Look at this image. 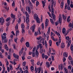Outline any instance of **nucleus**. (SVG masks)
<instances>
[{"mask_svg": "<svg viewBox=\"0 0 73 73\" xmlns=\"http://www.w3.org/2000/svg\"><path fill=\"white\" fill-rule=\"evenodd\" d=\"M34 18L35 19H36L37 23H39V24L40 23V21L38 20V16L36 13L35 14Z\"/></svg>", "mask_w": 73, "mask_h": 73, "instance_id": "1", "label": "nucleus"}, {"mask_svg": "<svg viewBox=\"0 0 73 73\" xmlns=\"http://www.w3.org/2000/svg\"><path fill=\"white\" fill-rule=\"evenodd\" d=\"M58 68L59 69H60V70H61V71H62V70H63V68H64V65H63V64H61L60 65L59 64Z\"/></svg>", "mask_w": 73, "mask_h": 73, "instance_id": "2", "label": "nucleus"}, {"mask_svg": "<svg viewBox=\"0 0 73 73\" xmlns=\"http://www.w3.org/2000/svg\"><path fill=\"white\" fill-rule=\"evenodd\" d=\"M40 48V49H41L42 48V44L41 43H39L38 45H37L36 46V49L37 50H38L39 48Z\"/></svg>", "mask_w": 73, "mask_h": 73, "instance_id": "3", "label": "nucleus"}, {"mask_svg": "<svg viewBox=\"0 0 73 73\" xmlns=\"http://www.w3.org/2000/svg\"><path fill=\"white\" fill-rule=\"evenodd\" d=\"M49 57L48 55H45V54L44 53H43L42 54V58L44 59V58H45V59H47Z\"/></svg>", "mask_w": 73, "mask_h": 73, "instance_id": "4", "label": "nucleus"}, {"mask_svg": "<svg viewBox=\"0 0 73 73\" xmlns=\"http://www.w3.org/2000/svg\"><path fill=\"white\" fill-rule=\"evenodd\" d=\"M2 40L1 42L2 43H3V41L4 40H5V39H7V36H4L3 35H2Z\"/></svg>", "mask_w": 73, "mask_h": 73, "instance_id": "5", "label": "nucleus"}, {"mask_svg": "<svg viewBox=\"0 0 73 73\" xmlns=\"http://www.w3.org/2000/svg\"><path fill=\"white\" fill-rule=\"evenodd\" d=\"M35 52V57L36 58H37V57H38V56L39 52H38V51L37 50H36Z\"/></svg>", "mask_w": 73, "mask_h": 73, "instance_id": "6", "label": "nucleus"}, {"mask_svg": "<svg viewBox=\"0 0 73 73\" xmlns=\"http://www.w3.org/2000/svg\"><path fill=\"white\" fill-rule=\"evenodd\" d=\"M36 27L35 25H33L32 27V32L33 33L35 32V27Z\"/></svg>", "mask_w": 73, "mask_h": 73, "instance_id": "7", "label": "nucleus"}, {"mask_svg": "<svg viewBox=\"0 0 73 73\" xmlns=\"http://www.w3.org/2000/svg\"><path fill=\"white\" fill-rule=\"evenodd\" d=\"M63 56H64V57H68V53L66 52H64L63 53Z\"/></svg>", "mask_w": 73, "mask_h": 73, "instance_id": "8", "label": "nucleus"}, {"mask_svg": "<svg viewBox=\"0 0 73 73\" xmlns=\"http://www.w3.org/2000/svg\"><path fill=\"white\" fill-rule=\"evenodd\" d=\"M60 46L61 48H62V49L65 48V45L64 43L62 42L61 43V44L60 45Z\"/></svg>", "mask_w": 73, "mask_h": 73, "instance_id": "9", "label": "nucleus"}, {"mask_svg": "<svg viewBox=\"0 0 73 73\" xmlns=\"http://www.w3.org/2000/svg\"><path fill=\"white\" fill-rule=\"evenodd\" d=\"M25 14L26 16L27 17V18L29 19V15L28 14V12L27 11H26L25 12Z\"/></svg>", "mask_w": 73, "mask_h": 73, "instance_id": "10", "label": "nucleus"}, {"mask_svg": "<svg viewBox=\"0 0 73 73\" xmlns=\"http://www.w3.org/2000/svg\"><path fill=\"white\" fill-rule=\"evenodd\" d=\"M64 1H62L60 4V7L62 9H63V7H64Z\"/></svg>", "mask_w": 73, "mask_h": 73, "instance_id": "11", "label": "nucleus"}, {"mask_svg": "<svg viewBox=\"0 0 73 73\" xmlns=\"http://www.w3.org/2000/svg\"><path fill=\"white\" fill-rule=\"evenodd\" d=\"M19 30H17L16 31L15 36L16 37H17V36H19Z\"/></svg>", "mask_w": 73, "mask_h": 73, "instance_id": "12", "label": "nucleus"}, {"mask_svg": "<svg viewBox=\"0 0 73 73\" xmlns=\"http://www.w3.org/2000/svg\"><path fill=\"white\" fill-rule=\"evenodd\" d=\"M25 45L27 48H29V43L28 42H26L25 43Z\"/></svg>", "mask_w": 73, "mask_h": 73, "instance_id": "13", "label": "nucleus"}, {"mask_svg": "<svg viewBox=\"0 0 73 73\" xmlns=\"http://www.w3.org/2000/svg\"><path fill=\"white\" fill-rule=\"evenodd\" d=\"M50 21L51 23L52 24H53V25H54V22H53V19H52L51 18L50 19Z\"/></svg>", "mask_w": 73, "mask_h": 73, "instance_id": "14", "label": "nucleus"}, {"mask_svg": "<svg viewBox=\"0 0 73 73\" xmlns=\"http://www.w3.org/2000/svg\"><path fill=\"white\" fill-rule=\"evenodd\" d=\"M65 31H66V29H65V28H63L62 29V33L65 34V33H66Z\"/></svg>", "mask_w": 73, "mask_h": 73, "instance_id": "15", "label": "nucleus"}, {"mask_svg": "<svg viewBox=\"0 0 73 73\" xmlns=\"http://www.w3.org/2000/svg\"><path fill=\"white\" fill-rule=\"evenodd\" d=\"M68 27H71L72 28H73V22L72 23H70L69 24Z\"/></svg>", "mask_w": 73, "mask_h": 73, "instance_id": "16", "label": "nucleus"}, {"mask_svg": "<svg viewBox=\"0 0 73 73\" xmlns=\"http://www.w3.org/2000/svg\"><path fill=\"white\" fill-rule=\"evenodd\" d=\"M41 3L43 4V8H44V7L45 6V2L43 1H42Z\"/></svg>", "mask_w": 73, "mask_h": 73, "instance_id": "17", "label": "nucleus"}, {"mask_svg": "<svg viewBox=\"0 0 73 73\" xmlns=\"http://www.w3.org/2000/svg\"><path fill=\"white\" fill-rule=\"evenodd\" d=\"M62 17L63 18V19H64L65 21H66V15H64V14H62Z\"/></svg>", "mask_w": 73, "mask_h": 73, "instance_id": "18", "label": "nucleus"}, {"mask_svg": "<svg viewBox=\"0 0 73 73\" xmlns=\"http://www.w3.org/2000/svg\"><path fill=\"white\" fill-rule=\"evenodd\" d=\"M5 49H6L7 51H8V50H9V48H8V46H7V44H5Z\"/></svg>", "mask_w": 73, "mask_h": 73, "instance_id": "19", "label": "nucleus"}, {"mask_svg": "<svg viewBox=\"0 0 73 73\" xmlns=\"http://www.w3.org/2000/svg\"><path fill=\"white\" fill-rule=\"evenodd\" d=\"M29 5L32 8L33 7V3H32V2L30 1V0H29Z\"/></svg>", "mask_w": 73, "mask_h": 73, "instance_id": "20", "label": "nucleus"}, {"mask_svg": "<svg viewBox=\"0 0 73 73\" xmlns=\"http://www.w3.org/2000/svg\"><path fill=\"white\" fill-rule=\"evenodd\" d=\"M52 16L53 20H54V21H55V20H56V15H52Z\"/></svg>", "mask_w": 73, "mask_h": 73, "instance_id": "21", "label": "nucleus"}, {"mask_svg": "<svg viewBox=\"0 0 73 73\" xmlns=\"http://www.w3.org/2000/svg\"><path fill=\"white\" fill-rule=\"evenodd\" d=\"M27 64V62H24L22 63V66H25V65H26V64Z\"/></svg>", "mask_w": 73, "mask_h": 73, "instance_id": "22", "label": "nucleus"}, {"mask_svg": "<svg viewBox=\"0 0 73 73\" xmlns=\"http://www.w3.org/2000/svg\"><path fill=\"white\" fill-rule=\"evenodd\" d=\"M31 72H33L34 70V67H33V66H31Z\"/></svg>", "mask_w": 73, "mask_h": 73, "instance_id": "23", "label": "nucleus"}, {"mask_svg": "<svg viewBox=\"0 0 73 73\" xmlns=\"http://www.w3.org/2000/svg\"><path fill=\"white\" fill-rule=\"evenodd\" d=\"M59 23H60V25H61V23H62V21L61 20V18H60L59 19Z\"/></svg>", "mask_w": 73, "mask_h": 73, "instance_id": "24", "label": "nucleus"}, {"mask_svg": "<svg viewBox=\"0 0 73 73\" xmlns=\"http://www.w3.org/2000/svg\"><path fill=\"white\" fill-rule=\"evenodd\" d=\"M11 17L13 19H14V18H15V15L13 14V13H11Z\"/></svg>", "mask_w": 73, "mask_h": 73, "instance_id": "25", "label": "nucleus"}, {"mask_svg": "<svg viewBox=\"0 0 73 73\" xmlns=\"http://www.w3.org/2000/svg\"><path fill=\"white\" fill-rule=\"evenodd\" d=\"M10 66V69L11 70H13V67H12V64H10L9 65Z\"/></svg>", "mask_w": 73, "mask_h": 73, "instance_id": "26", "label": "nucleus"}, {"mask_svg": "<svg viewBox=\"0 0 73 73\" xmlns=\"http://www.w3.org/2000/svg\"><path fill=\"white\" fill-rule=\"evenodd\" d=\"M3 40V43H7L8 42V39H6Z\"/></svg>", "mask_w": 73, "mask_h": 73, "instance_id": "27", "label": "nucleus"}, {"mask_svg": "<svg viewBox=\"0 0 73 73\" xmlns=\"http://www.w3.org/2000/svg\"><path fill=\"white\" fill-rule=\"evenodd\" d=\"M55 35L53 33V32H51V37H52V36H55Z\"/></svg>", "mask_w": 73, "mask_h": 73, "instance_id": "28", "label": "nucleus"}, {"mask_svg": "<svg viewBox=\"0 0 73 73\" xmlns=\"http://www.w3.org/2000/svg\"><path fill=\"white\" fill-rule=\"evenodd\" d=\"M34 34L35 36H37V35H38V31H37L36 32H35Z\"/></svg>", "mask_w": 73, "mask_h": 73, "instance_id": "29", "label": "nucleus"}, {"mask_svg": "<svg viewBox=\"0 0 73 73\" xmlns=\"http://www.w3.org/2000/svg\"><path fill=\"white\" fill-rule=\"evenodd\" d=\"M21 28H22V29H23V28H24V23H23L21 24Z\"/></svg>", "mask_w": 73, "mask_h": 73, "instance_id": "30", "label": "nucleus"}, {"mask_svg": "<svg viewBox=\"0 0 73 73\" xmlns=\"http://www.w3.org/2000/svg\"><path fill=\"white\" fill-rule=\"evenodd\" d=\"M55 34H56L57 35H58V36H60V33H58L57 31H56L55 33Z\"/></svg>", "mask_w": 73, "mask_h": 73, "instance_id": "31", "label": "nucleus"}, {"mask_svg": "<svg viewBox=\"0 0 73 73\" xmlns=\"http://www.w3.org/2000/svg\"><path fill=\"white\" fill-rule=\"evenodd\" d=\"M59 21H57L56 22H55V26H57L59 24Z\"/></svg>", "mask_w": 73, "mask_h": 73, "instance_id": "32", "label": "nucleus"}, {"mask_svg": "<svg viewBox=\"0 0 73 73\" xmlns=\"http://www.w3.org/2000/svg\"><path fill=\"white\" fill-rule=\"evenodd\" d=\"M68 10L70 11L71 10V9H70V5H68V7L67 8Z\"/></svg>", "mask_w": 73, "mask_h": 73, "instance_id": "33", "label": "nucleus"}, {"mask_svg": "<svg viewBox=\"0 0 73 73\" xmlns=\"http://www.w3.org/2000/svg\"><path fill=\"white\" fill-rule=\"evenodd\" d=\"M39 2L38 1H37L36 4V7H37V6H38V5H39Z\"/></svg>", "mask_w": 73, "mask_h": 73, "instance_id": "34", "label": "nucleus"}, {"mask_svg": "<svg viewBox=\"0 0 73 73\" xmlns=\"http://www.w3.org/2000/svg\"><path fill=\"white\" fill-rule=\"evenodd\" d=\"M29 19L27 18H26V21L27 23H28L29 22Z\"/></svg>", "mask_w": 73, "mask_h": 73, "instance_id": "35", "label": "nucleus"}, {"mask_svg": "<svg viewBox=\"0 0 73 73\" xmlns=\"http://www.w3.org/2000/svg\"><path fill=\"white\" fill-rule=\"evenodd\" d=\"M36 46H35L33 49V52H35V50H36Z\"/></svg>", "mask_w": 73, "mask_h": 73, "instance_id": "36", "label": "nucleus"}, {"mask_svg": "<svg viewBox=\"0 0 73 73\" xmlns=\"http://www.w3.org/2000/svg\"><path fill=\"white\" fill-rule=\"evenodd\" d=\"M68 69L71 70V69H72V66H71L70 65H69L68 67Z\"/></svg>", "mask_w": 73, "mask_h": 73, "instance_id": "37", "label": "nucleus"}, {"mask_svg": "<svg viewBox=\"0 0 73 73\" xmlns=\"http://www.w3.org/2000/svg\"><path fill=\"white\" fill-rule=\"evenodd\" d=\"M52 40H50L49 41V43L50 46H52Z\"/></svg>", "mask_w": 73, "mask_h": 73, "instance_id": "38", "label": "nucleus"}, {"mask_svg": "<svg viewBox=\"0 0 73 73\" xmlns=\"http://www.w3.org/2000/svg\"><path fill=\"white\" fill-rule=\"evenodd\" d=\"M26 10L27 11H28V10L30 9V8L29 7L27 6L26 7Z\"/></svg>", "mask_w": 73, "mask_h": 73, "instance_id": "39", "label": "nucleus"}, {"mask_svg": "<svg viewBox=\"0 0 73 73\" xmlns=\"http://www.w3.org/2000/svg\"><path fill=\"white\" fill-rule=\"evenodd\" d=\"M68 58L69 60H72V57H71L70 56H68Z\"/></svg>", "mask_w": 73, "mask_h": 73, "instance_id": "40", "label": "nucleus"}, {"mask_svg": "<svg viewBox=\"0 0 73 73\" xmlns=\"http://www.w3.org/2000/svg\"><path fill=\"white\" fill-rule=\"evenodd\" d=\"M27 11L28 12L29 14H31V9H29L28 10H27Z\"/></svg>", "mask_w": 73, "mask_h": 73, "instance_id": "41", "label": "nucleus"}, {"mask_svg": "<svg viewBox=\"0 0 73 73\" xmlns=\"http://www.w3.org/2000/svg\"><path fill=\"white\" fill-rule=\"evenodd\" d=\"M70 44H71V42H68V46L67 47L68 48L69 47L70 45Z\"/></svg>", "mask_w": 73, "mask_h": 73, "instance_id": "42", "label": "nucleus"}, {"mask_svg": "<svg viewBox=\"0 0 73 73\" xmlns=\"http://www.w3.org/2000/svg\"><path fill=\"white\" fill-rule=\"evenodd\" d=\"M67 4L68 5H70V0H67Z\"/></svg>", "mask_w": 73, "mask_h": 73, "instance_id": "43", "label": "nucleus"}, {"mask_svg": "<svg viewBox=\"0 0 73 73\" xmlns=\"http://www.w3.org/2000/svg\"><path fill=\"white\" fill-rule=\"evenodd\" d=\"M25 33V30L23 29H22V34Z\"/></svg>", "mask_w": 73, "mask_h": 73, "instance_id": "44", "label": "nucleus"}, {"mask_svg": "<svg viewBox=\"0 0 73 73\" xmlns=\"http://www.w3.org/2000/svg\"><path fill=\"white\" fill-rule=\"evenodd\" d=\"M50 2L52 3L51 4L53 5L54 3V0H51V1H50Z\"/></svg>", "mask_w": 73, "mask_h": 73, "instance_id": "45", "label": "nucleus"}, {"mask_svg": "<svg viewBox=\"0 0 73 73\" xmlns=\"http://www.w3.org/2000/svg\"><path fill=\"white\" fill-rule=\"evenodd\" d=\"M32 55L33 57H35V52H33Z\"/></svg>", "mask_w": 73, "mask_h": 73, "instance_id": "46", "label": "nucleus"}, {"mask_svg": "<svg viewBox=\"0 0 73 73\" xmlns=\"http://www.w3.org/2000/svg\"><path fill=\"white\" fill-rule=\"evenodd\" d=\"M35 1H37V0H31V1L33 4L35 3Z\"/></svg>", "mask_w": 73, "mask_h": 73, "instance_id": "47", "label": "nucleus"}, {"mask_svg": "<svg viewBox=\"0 0 73 73\" xmlns=\"http://www.w3.org/2000/svg\"><path fill=\"white\" fill-rule=\"evenodd\" d=\"M36 67L35 68V73H37L38 72V70H37L36 69Z\"/></svg>", "mask_w": 73, "mask_h": 73, "instance_id": "48", "label": "nucleus"}, {"mask_svg": "<svg viewBox=\"0 0 73 73\" xmlns=\"http://www.w3.org/2000/svg\"><path fill=\"white\" fill-rule=\"evenodd\" d=\"M23 40H24V37H23L20 40L21 42H23Z\"/></svg>", "mask_w": 73, "mask_h": 73, "instance_id": "49", "label": "nucleus"}, {"mask_svg": "<svg viewBox=\"0 0 73 73\" xmlns=\"http://www.w3.org/2000/svg\"><path fill=\"white\" fill-rule=\"evenodd\" d=\"M15 18H13V20L12 22V24H13L14 22H15Z\"/></svg>", "mask_w": 73, "mask_h": 73, "instance_id": "50", "label": "nucleus"}, {"mask_svg": "<svg viewBox=\"0 0 73 73\" xmlns=\"http://www.w3.org/2000/svg\"><path fill=\"white\" fill-rule=\"evenodd\" d=\"M21 1L22 2L23 5H25V3H24V0H21Z\"/></svg>", "mask_w": 73, "mask_h": 73, "instance_id": "51", "label": "nucleus"}, {"mask_svg": "<svg viewBox=\"0 0 73 73\" xmlns=\"http://www.w3.org/2000/svg\"><path fill=\"white\" fill-rule=\"evenodd\" d=\"M40 53H42L43 52V49L41 48L40 49Z\"/></svg>", "mask_w": 73, "mask_h": 73, "instance_id": "52", "label": "nucleus"}, {"mask_svg": "<svg viewBox=\"0 0 73 73\" xmlns=\"http://www.w3.org/2000/svg\"><path fill=\"white\" fill-rule=\"evenodd\" d=\"M51 57H52V58H51L52 60V61H53L54 60V57L53 56H52V55L51 56Z\"/></svg>", "mask_w": 73, "mask_h": 73, "instance_id": "53", "label": "nucleus"}, {"mask_svg": "<svg viewBox=\"0 0 73 73\" xmlns=\"http://www.w3.org/2000/svg\"><path fill=\"white\" fill-rule=\"evenodd\" d=\"M19 56L18 55H17L15 57V58H17V59H18L19 58Z\"/></svg>", "mask_w": 73, "mask_h": 73, "instance_id": "54", "label": "nucleus"}, {"mask_svg": "<svg viewBox=\"0 0 73 73\" xmlns=\"http://www.w3.org/2000/svg\"><path fill=\"white\" fill-rule=\"evenodd\" d=\"M21 23V19H20V18H19V20L18 21V24H20Z\"/></svg>", "mask_w": 73, "mask_h": 73, "instance_id": "55", "label": "nucleus"}, {"mask_svg": "<svg viewBox=\"0 0 73 73\" xmlns=\"http://www.w3.org/2000/svg\"><path fill=\"white\" fill-rule=\"evenodd\" d=\"M24 73H29V72L27 70H25L24 71Z\"/></svg>", "mask_w": 73, "mask_h": 73, "instance_id": "56", "label": "nucleus"}, {"mask_svg": "<svg viewBox=\"0 0 73 73\" xmlns=\"http://www.w3.org/2000/svg\"><path fill=\"white\" fill-rule=\"evenodd\" d=\"M11 23H10V22H8L7 23V27H8L9 25V24H10Z\"/></svg>", "mask_w": 73, "mask_h": 73, "instance_id": "57", "label": "nucleus"}, {"mask_svg": "<svg viewBox=\"0 0 73 73\" xmlns=\"http://www.w3.org/2000/svg\"><path fill=\"white\" fill-rule=\"evenodd\" d=\"M9 20H10V17H9L6 19V21H8Z\"/></svg>", "mask_w": 73, "mask_h": 73, "instance_id": "58", "label": "nucleus"}, {"mask_svg": "<svg viewBox=\"0 0 73 73\" xmlns=\"http://www.w3.org/2000/svg\"><path fill=\"white\" fill-rule=\"evenodd\" d=\"M15 1H13L12 4V6L13 7V6H14V5H15Z\"/></svg>", "mask_w": 73, "mask_h": 73, "instance_id": "59", "label": "nucleus"}, {"mask_svg": "<svg viewBox=\"0 0 73 73\" xmlns=\"http://www.w3.org/2000/svg\"><path fill=\"white\" fill-rule=\"evenodd\" d=\"M5 72V67H3V71L2 72V73H4Z\"/></svg>", "mask_w": 73, "mask_h": 73, "instance_id": "60", "label": "nucleus"}, {"mask_svg": "<svg viewBox=\"0 0 73 73\" xmlns=\"http://www.w3.org/2000/svg\"><path fill=\"white\" fill-rule=\"evenodd\" d=\"M7 70L8 72H10V70H9V67H7Z\"/></svg>", "mask_w": 73, "mask_h": 73, "instance_id": "61", "label": "nucleus"}, {"mask_svg": "<svg viewBox=\"0 0 73 73\" xmlns=\"http://www.w3.org/2000/svg\"><path fill=\"white\" fill-rule=\"evenodd\" d=\"M70 7L71 8H73V4H70Z\"/></svg>", "mask_w": 73, "mask_h": 73, "instance_id": "62", "label": "nucleus"}, {"mask_svg": "<svg viewBox=\"0 0 73 73\" xmlns=\"http://www.w3.org/2000/svg\"><path fill=\"white\" fill-rule=\"evenodd\" d=\"M8 58L9 59V60L11 59V56L10 55H8L7 56Z\"/></svg>", "mask_w": 73, "mask_h": 73, "instance_id": "63", "label": "nucleus"}, {"mask_svg": "<svg viewBox=\"0 0 73 73\" xmlns=\"http://www.w3.org/2000/svg\"><path fill=\"white\" fill-rule=\"evenodd\" d=\"M66 59L65 58V57H63V62H65V61L66 60Z\"/></svg>", "mask_w": 73, "mask_h": 73, "instance_id": "64", "label": "nucleus"}]
</instances>
